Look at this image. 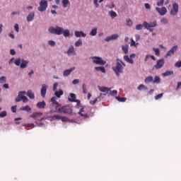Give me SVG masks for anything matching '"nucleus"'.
Here are the masks:
<instances>
[{
	"instance_id": "1",
	"label": "nucleus",
	"mask_w": 181,
	"mask_h": 181,
	"mask_svg": "<svg viewBox=\"0 0 181 181\" xmlns=\"http://www.w3.org/2000/svg\"><path fill=\"white\" fill-rule=\"evenodd\" d=\"M49 33H52V35H64V37H69L70 36V30L69 29L64 30L62 27L56 26V28L52 26L49 28Z\"/></svg>"
},
{
	"instance_id": "2",
	"label": "nucleus",
	"mask_w": 181,
	"mask_h": 181,
	"mask_svg": "<svg viewBox=\"0 0 181 181\" xmlns=\"http://www.w3.org/2000/svg\"><path fill=\"white\" fill-rule=\"evenodd\" d=\"M122 66H124V67H125L127 65L125 64H124L122 60H121L119 59H117L116 66H113L112 69L113 71H115V73L117 77H119V74H121V73H124V67Z\"/></svg>"
},
{
	"instance_id": "3",
	"label": "nucleus",
	"mask_w": 181,
	"mask_h": 181,
	"mask_svg": "<svg viewBox=\"0 0 181 181\" xmlns=\"http://www.w3.org/2000/svg\"><path fill=\"white\" fill-rule=\"evenodd\" d=\"M50 114H53V112H63L64 114H72L73 110L69 106H63L62 107H59L58 109L54 110H50Z\"/></svg>"
},
{
	"instance_id": "4",
	"label": "nucleus",
	"mask_w": 181,
	"mask_h": 181,
	"mask_svg": "<svg viewBox=\"0 0 181 181\" xmlns=\"http://www.w3.org/2000/svg\"><path fill=\"white\" fill-rule=\"evenodd\" d=\"M92 60L95 64H99L100 66H104L107 63V62L103 60V58L99 57H93Z\"/></svg>"
},
{
	"instance_id": "5",
	"label": "nucleus",
	"mask_w": 181,
	"mask_h": 181,
	"mask_svg": "<svg viewBox=\"0 0 181 181\" xmlns=\"http://www.w3.org/2000/svg\"><path fill=\"white\" fill-rule=\"evenodd\" d=\"M179 12V4L177 3L173 4V8L170 11L171 16H176Z\"/></svg>"
},
{
	"instance_id": "6",
	"label": "nucleus",
	"mask_w": 181,
	"mask_h": 181,
	"mask_svg": "<svg viewBox=\"0 0 181 181\" xmlns=\"http://www.w3.org/2000/svg\"><path fill=\"white\" fill-rule=\"evenodd\" d=\"M46 9H47V1L42 0L40 2V6L38 7V11L40 12H45Z\"/></svg>"
},
{
	"instance_id": "7",
	"label": "nucleus",
	"mask_w": 181,
	"mask_h": 181,
	"mask_svg": "<svg viewBox=\"0 0 181 181\" xmlns=\"http://www.w3.org/2000/svg\"><path fill=\"white\" fill-rule=\"evenodd\" d=\"M156 11L158 12V13H159V15H160V16H163L168 13V9L165 6H163L161 8L159 7H156Z\"/></svg>"
},
{
	"instance_id": "8",
	"label": "nucleus",
	"mask_w": 181,
	"mask_h": 181,
	"mask_svg": "<svg viewBox=\"0 0 181 181\" xmlns=\"http://www.w3.org/2000/svg\"><path fill=\"white\" fill-rule=\"evenodd\" d=\"M78 114H79V115H81V117H83L84 119L90 118V117H94V115H93V114L88 115V114L86 113V112H84V107H82L80 109Z\"/></svg>"
},
{
	"instance_id": "9",
	"label": "nucleus",
	"mask_w": 181,
	"mask_h": 181,
	"mask_svg": "<svg viewBox=\"0 0 181 181\" xmlns=\"http://www.w3.org/2000/svg\"><path fill=\"white\" fill-rule=\"evenodd\" d=\"M156 25H157L156 21H154L153 23H149L146 21H144L143 23V26L146 29H149V28H156Z\"/></svg>"
},
{
	"instance_id": "10",
	"label": "nucleus",
	"mask_w": 181,
	"mask_h": 181,
	"mask_svg": "<svg viewBox=\"0 0 181 181\" xmlns=\"http://www.w3.org/2000/svg\"><path fill=\"white\" fill-rule=\"evenodd\" d=\"M47 88H49V86L46 84H42L40 90V94L41 97L42 98H45L46 97V93H47Z\"/></svg>"
},
{
	"instance_id": "11",
	"label": "nucleus",
	"mask_w": 181,
	"mask_h": 181,
	"mask_svg": "<svg viewBox=\"0 0 181 181\" xmlns=\"http://www.w3.org/2000/svg\"><path fill=\"white\" fill-rule=\"evenodd\" d=\"M43 116L42 112H34L30 115L31 118H33L34 119H37L38 121H42L43 118L42 117Z\"/></svg>"
},
{
	"instance_id": "12",
	"label": "nucleus",
	"mask_w": 181,
	"mask_h": 181,
	"mask_svg": "<svg viewBox=\"0 0 181 181\" xmlns=\"http://www.w3.org/2000/svg\"><path fill=\"white\" fill-rule=\"evenodd\" d=\"M164 65H165V59H158L156 65L154 66V69H156V70H159Z\"/></svg>"
},
{
	"instance_id": "13",
	"label": "nucleus",
	"mask_w": 181,
	"mask_h": 181,
	"mask_svg": "<svg viewBox=\"0 0 181 181\" xmlns=\"http://www.w3.org/2000/svg\"><path fill=\"white\" fill-rule=\"evenodd\" d=\"M177 51V45H175L173 47L168 53L165 55V57H169V56H173V54H175V52Z\"/></svg>"
},
{
	"instance_id": "14",
	"label": "nucleus",
	"mask_w": 181,
	"mask_h": 181,
	"mask_svg": "<svg viewBox=\"0 0 181 181\" xmlns=\"http://www.w3.org/2000/svg\"><path fill=\"white\" fill-rule=\"evenodd\" d=\"M76 96L74 93H70V96L69 97V100L71 103H77V105H80V100H76Z\"/></svg>"
},
{
	"instance_id": "15",
	"label": "nucleus",
	"mask_w": 181,
	"mask_h": 181,
	"mask_svg": "<svg viewBox=\"0 0 181 181\" xmlns=\"http://www.w3.org/2000/svg\"><path fill=\"white\" fill-rule=\"evenodd\" d=\"M98 90L102 93H103V95H107V94L111 91V88H107L105 86H98Z\"/></svg>"
},
{
	"instance_id": "16",
	"label": "nucleus",
	"mask_w": 181,
	"mask_h": 181,
	"mask_svg": "<svg viewBox=\"0 0 181 181\" xmlns=\"http://www.w3.org/2000/svg\"><path fill=\"white\" fill-rule=\"evenodd\" d=\"M51 103H52V106L55 108L54 110H57L59 107H60V104H59L57 100H56L55 97H53L51 98Z\"/></svg>"
},
{
	"instance_id": "17",
	"label": "nucleus",
	"mask_w": 181,
	"mask_h": 181,
	"mask_svg": "<svg viewBox=\"0 0 181 181\" xmlns=\"http://www.w3.org/2000/svg\"><path fill=\"white\" fill-rule=\"evenodd\" d=\"M118 39V34H113L111 36L107 37L105 40V42H110V40H116Z\"/></svg>"
},
{
	"instance_id": "18",
	"label": "nucleus",
	"mask_w": 181,
	"mask_h": 181,
	"mask_svg": "<svg viewBox=\"0 0 181 181\" xmlns=\"http://www.w3.org/2000/svg\"><path fill=\"white\" fill-rule=\"evenodd\" d=\"M22 94H26V91L23 90V91H20V92L18 93V96H17V97L16 98V99H15L16 103H19V102H21V100H22Z\"/></svg>"
},
{
	"instance_id": "19",
	"label": "nucleus",
	"mask_w": 181,
	"mask_h": 181,
	"mask_svg": "<svg viewBox=\"0 0 181 181\" xmlns=\"http://www.w3.org/2000/svg\"><path fill=\"white\" fill-rule=\"evenodd\" d=\"M75 36L76 37H86L87 34L84 33L83 31H75Z\"/></svg>"
},
{
	"instance_id": "20",
	"label": "nucleus",
	"mask_w": 181,
	"mask_h": 181,
	"mask_svg": "<svg viewBox=\"0 0 181 181\" xmlns=\"http://www.w3.org/2000/svg\"><path fill=\"white\" fill-rule=\"evenodd\" d=\"M36 107H37V108L42 110V109L45 108V107H46V103L45 102V100H43L42 102H38L36 104Z\"/></svg>"
},
{
	"instance_id": "21",
	"label": "nucleus",
	"mask_w": 181,
	"mask_h": 181,
	"mask_svg": "<svg viewBox=\"0 0 181 181\" xmlns=\"http://www.w3.org/2000/svg\"><path fill=\"white\" fill-rule=\"evenodd\" d=\"M74 70H76V67H72L69 69H66L64 71L63 75L65 77H67V76H70V74L71 73V71H73Z\"/></svg>"
},
{
	"instance_id": "22",
	"label": "nucleus",
	"mask_w": 181,
	"mask_h": 181,
	"mask_svg": "<svg viewBox=\"0 0 181 181\" xmlns=\"http://www.w3.org/2000/svg\"><path fill=\"white\" fill-rule=\"evenodd\" d=\"M68 56H71V54H76L74 52V47L73 45L70 46L66 52Z\"/></svg>"
},
{
	"instance_id": "23",
	"label": "nucleus",
	"mask_w": 181,
	"mask_h": 181,
	"mask_svg": "<svg viewBox=\"0 0 181 181\" xmlns=\"http://www.w3.org/2000/svg\"><path fill=\"white\" fill-rule=\"evenodd\" d=\"M34 18H35V13L33 12L30 13L27 16L28 22H32Z\"/></svg>"
},
{
	"instance_id": "24",
	"label": "nucleus",
	"mask_w": 181,
	"mask_h": 181,
	"mask_svg": "<svg viewBox=\"0 0 181 181\" xmlns=\"http://www.w3.org/2000/svg\"><path fill=\"white\" fill-rule=\"evenodd\" d=\"M124 60H125V62H127V63H129L130 64H134V60L129 58L128 55L124 56Z\"/></svg>"
},
{
	"instance_id": "25",
	"label": "nucleus",
	"mask_w": 181,
	"mask_h": 181,
	"mask_svg": "<svg viewBox=\"0 0 181 181\" xmlns=\"http://www.w3.org/2000/svg\"><path fill=\"white\" fill-rule=\"evenodd\" d=\"M29 64L28 61L22 60V63L21 64V69H26L28 67V64Z\"/></svg>"
},
{
	"instance_id": "26",
	"label": "nucleus",
	"mask_w": 181,
	"mask_h": 181,
	"mask_svg": "<svg viewBox=\"0 0 181 181\" xmlns=\"http://www.w3.org/2000/svg\"><path fill=\"white\" fill-rule=\"evenodd\" d=\"M152 81H153V77L152 76H147L144 80L146 84H149V83H152Z\"/></svg>"
},
{
	"instance_id": "27",
	"label": "nucleus",
	"mask_w": 181,
	"mask_h": 181,
	"mask_svg": "<svg viewBox=\"0 0 181 181\" xmlns=\"http://www.w3.org/2000/svg\"><path fill=\"white\" fill-rule=\"evenodd\" d=\"M27 95L30 98V100H33L35 98V93H33L30 90H28Z\"/></svg>"
},
{
	"instance_id": "28",
	"label": "nucleus",
	"mask_w": 181,
	"mask_h": 181,
	"mask_svg": "<svg viewBox=\"0 0 181 181\" xmlns=\"http://www.w3.org/2000/svg\"><path fill=\"white\" fill-rule=\"evenodd\" d=\"M96 71H101L102 73H105V68L104 66H96L95 67Z\"/></svg>"
},
{
	"instance_id": "29",
	"label": "nucleus",
	"mask_w": 181,
	"mask_h": 181,
	"mask_svg": "<svg viewBox=\"0 0 181 181\" xmlns=\"http://www.w3.org/2000/svg\"><path fill=\"white\" fill-rule=\"evenodd\" d=\"M20 110H21V111H27L28 112H29V111L32 110V108H30L29 105H26L25 107H21Z\"/></svg>"
},
{
	"instance_id": "30",
	"label": "nucleus",
	"mask_w": 181,
	"mask_h": 181,
	"mask_svg": "<svg viewBox=\"0 0 181 181\" xmlns=\"http://www.w3.org/2000/svg\"><path fill=\"white\" fill-rule=\"evenodd\" d=\"M128 47H129V46L127 44L122 46V49L124 54H127L128 53Z\"/></svg>"
},
{
	"instance_id": "31",
	"label": "nucleus",
	"mask_w": 181,
	"mask_h": 181,
	"mask_svg": "<svg viewBox=\"0 0 181 181\" xmlns=\"http://www.w3.org/2000/svg\"><path fill=\"white\" fill-rule=\"evenodd\" d=\"M56 97H57V98H60V97H62V95H63V90H60L55 91L54 93Z\"/></svg>"
},
{
	"instance_id": "32",
	"label": "nucleus",
	"mask_w": 181,
	"mask_h": 181,
	"mask_svg": "<svg viewBox=\"0 0 181 181\" xmlns=\"http://www.w3.org/2000/svg\"><path fill=\"white\" fill-rule=\"evenodd\" d=\"M97 28H94L91 30V31L90 32L89 35L90 36H95V35H97Z\"/></svg>"
},
{
	"instance_id": "33",
	"label": "nucleus",
	"mask_w": 181,
	"mask_h": 181,
	"mask_svg": "<svg viewBox=\"0 0 181 181\" xmlns=\"http://www.w3.org/2000/svg\"><path fill=\"white\" fill-rule=\"evenodd\" d=\"M116 100L119 103H125L127 101V98H121L119 96H116Z\"/></svg>"
},
{
	"instance_id": "34",
	"label": "nucleus",
	"mask_w": 181,
	"mask_h": 181,
	"mask_svg": "<svg viewBox=\"0 0 181 181\" xmlns=\"http://www.w3.org/2000/svg\"><path fill=\"white\" fill-rule=\"evenodd\" d=\"M109 15L112 18V19L117 18V13L114 11H110Z\"/></svg>"
},
{
	"instance_id": "35",
	"label": "nucleus",
	"mask_w": 181,
	"mask_h": 181,
	"mask_svg": "<svg viewBox=\"0 0 181 181\" xmlns=\"http://www.w3.org/2000/svg\"><path fill=\"white\" fill-rule=\"evenodd\" d=\"M173 74V71H167L163 74L164 77H167L168 76H172Z\"/></svg>"
},
{
	"instance_id": "36",
	"label": "nucleus",
	"mask_w": 181,
	"mask_h": 181,
	"mask_svg": "<svg viewBox=\"0 0 181 181\" xmlns=\"http://www.w3.org/2000/svg\"><path fill=\"white\" fill-rule=\"evenodd\" d=\"M62 2L63 8H67V5L70 4V1L69 0H62Z\"/></svg>"
},
{
	"instance_id": "37",
	"label": "nucleus",
	"mask_w": 181,
	"mask_h": 181,
	"mask_svg": "<svg viewBox=\"0 0 181 181\" xmlns=\"http://www.w3.org/2000/svg\"><path fill=\"white\" fill-rule=\"evenodd\" d=\"M26 93H23L21 96V100H23V103H28L29 101V99L28 97L25 96Z\"/></svg>"
},
{
	"instance_id": "38",
	"label": "nucleus",
	"mask_w": 181,
	"mask_h": 181,
	"mask_svg": "<svg viewBox=\"0 0 181 181\" xmlns=\"http://www.w3.org/2000/svg\"><path fill=\"white\" fill-rule=\"evenodd\" d=\"M83 45V41H81V39H78L76 42H75V47H79V46H81Z\"/></svg>"
},
{
	"instance_id": "39",
	"label": "nucleus",
	"mask_w": 181,
	"mask_h": 181,
	"mask_svg": "<svg viewBox=\"0 0 181 181\" xmlns=\"http://www.w3.org/2000/svg\"><path fill=\"white\" fill-rule=\"evenodd\" d=\"M153 83H154L156 84H159V83H160V78L158 76H156L154 81H153Z\"/></svg>"
},
{
	"instance_id": "40",
	"label": "nucleus",
	"mask_w": 181,
	"mask_h": 181,
	"mask_svg": "<svg viewBox=\"0 0 181 181\" xmlns=\"http://www.w3.org/2000/svg\"><path fill=\"white\" fill-rule=\"evenodd\" d=\"M138 90H148V88H146V86H145V85L144 84H140L138 88Z\"/></svg>"
},
{
	"instance_id": "41",
	"label": "nucleus",
	"mask_w": 181,
	"mask_h": 181,
	"mask_svg": "<svg viewBox=\"0 0 181 181\" xmlns=\"http://www.w3.org/2000/svg\"><path fill=\"white\" fill-rule=\"evenodd\" d=\"M82 90L83 94H87V86L86 85V83L82 84Z\"/></svg>"
},
{
	"instance_id": "42",
	"label": "nucleus",
	"mask_w": 181,
	"mask_h": 181,
	"mask_svg": "<svg viewBox=\"0 0 181 181\" xmlns=\"http://www.w3.org/2000/svg\"><path fill=\"white\" fill-rule=\"evenodd\" d=\"M153 50L156 56H160V52H159V49L153 48Z\"/></svg>"
},
{
	"instance_id": "43",
	"label": "nucleus",
	"mask_w": 181,
	"mask_h": 181,
	"mask_svg": "<svg viewBox=\"0 0 181 181\" xmlns=\"http://www.w3.org/2000/svg\"><path fill=\"white\" fill-rule=\"evenodd\" d=\"M144 28V24H138L136 25V30H141Z\"/></svg>"
},
{
	"instance_id": "44",
	"label": "nucleus",
	"mask_w": 181,
	"mask_h": 181,
	"mask_svg": "<svg viewBox=\"0 0 181 181\" xmlns=\"http://www.w3.org/2000/svg\"><path fill=\"white\" fill-rule=\"evenodd\" d=\"M21 59L20 58L16 59L14 62L16 66H21Z\"/></svg>"
},
{
	"instance_id": "45",
	"label": "nucleus",
	"mask_w": 181,
	"mask_h": 181,
	"mask_svg": "<svg viewBox=\"0 0 181 181\" xmlns=\"http://www.w3.org/2000/svg\"><path fill=\"white\" fill-rule=\"evenodd\" d=\"M163 4H165V0H160L157 2V6H163Z\"/></svg>"
},
{
	"instance_id": "46",
	"label": "nucleus",
	"mask_w": 181,
	"mask_h": 181,
	"mask_svg": "<svg viewBox=\"0 0 181 181\" xmlns=\"http://www.w3.org/2000/svg\"><path fill=\"white\" fill-rule=\"evenodd\" d=\"M127 26H132V20L128 18L126 23Z\"/></svg>"
},
{
	"instance_id": "47",
	"label": "nucleus",
	"mask_w": 181,
	"mask_h": 181,
	"mask_svg": "<svg viewBox=\"0 0 181 181\" xmlns=\"http://www.w3.org/2000/svg\"><path fill=\"white\" fill-rule=\"evenodd\" d=\"M7 114H6V111H2L0 113V118H5V117H6Z\"/></svg>"
},
{
	"instance_id": "48",
	"label": "nucleus",
	"mask_w": 181,
	"mask_h": 181,
	"mask_svg": "<svg viewBox=\"0 0 181 181\" xmlns=\"http://www.w3.org/2000/svg\"><path fill=\"white\" fill-rule=\"evenodd\" d=\"M98 98H100V97L96 98L95 100H90V104H91L92 105H95V103H97V101H98Z\"/></svg>"
},
{
	"instance_id": "49",
	"label": "nucleus",
	"mask_w": 181,
	"mask_h": 181,
	"mask_svg": "<svg viewBox=\"0 0 181 181\" xmlns=\"http://www.w3.org/2000/svg\"><path fill=\"white\" fill-rule=\"evenodd\" d=\"M0 83L2 84L4 83H6V78L5 76H1L0 78Z\"/></svg>"
},
{
	"instance_id": "50",
	"label": "nucleus",
	"mask_w": 181,
	"mask_h": 181,
	"mask_svg": "<svg viewBox=\"0 0 181 181\" xmlns=\"http://www.w3.org/2000/svg\"><path fill=\"white\" fill-rule=\"evenodd\" d=\"M61 121H62V122H67V121H70V119H69V118H67L66 117L61 116Z\"/></svg>"
},
{
	"instance_id": "51",
	"label": "nucleus",
	"mask_w": 181,
	"mask_h": 181,
	"mask_svg": "<svg viewBox=\"0 0 181 181\" xmlns=\"http://www.w3.org/2000/svg\"><path fill=\"white\" fill-rule=\"evenodd\" d=\"M162 97H163V93H160L156 95L154 98L155 100H159V98H162Z\"/></svg>"
},
{
	"instance_id": "52",
	"label": "nucleus",
	"mask_w": 181,
	"mask_h": 181,
	"mask_svg": "<svg viewBox=\"0 0 181 181\" xmlns=\"http://www.w3.org/2000/svg\"><path fill=\"white\" fill-rule=\"evenodd\" d=\"M110 95H117V94H118V91H117L116 90H111L110 92Z\"/></svg>"
},
{
	"instance_id": "53",
	"label": "nucleus",
	"mask_w": 181,
	"mask_h": 181,
	"mask_svg": "<svg viewBox=\"0 0 181 181\" xmlns=\"http://www.w3.org/2000/svg\"><path fill=\"white\" fill-rule=\"evenodd\" d=\"M48 44L49 45V46H55L56 45V42L53 40H49Z\"/></svg>"
},
{
	"instance_id": "54",
	"label": "nucleus",
	"mask_w": 181,
	"mask_h": 181,
	"mask_svg": "<svg viewBox=\"0 0 181 181\" xmlns=\"http://www.w3.org/2000/svg\"><path fill=\"white\" fill-rule=\"evenodd\" d=\"M62 119V116H60V115L52 116V119Z\"/></svg>"
},
{
	"instance_id": "55",
	"label": "nucleus",
	"mask_w": 181,
	"mask_h": 181,
	"mask_svg": "<svg viewBox=\"0 0 181 181\" xmlns=\"http://www.w3.org/2000/svg\"><path fill=\"white\" fill-rule=\"evenodd\" d=\"M93 4L95 6V8H99L100 4H98V0H93Z\"/></svg>"
},
{
	"instance_id": "56",
	"label": "nucleus",
	"mask_w": 181,
	"mask_h": 181,
	"mask_svg": "<svg viewBox=\"0 0 181 181\" xmlns=\"http://www.w3.org/2000/svg\"><path fill=\"white\" fill-rule=\"evenodd\" d=\"M107 8H109V9H112L115 8V4L114 3H112L111 4L107 6Z\"/></svg>"
},
{
	"instance_id": "57",
	"label": "nucleus",
	"mask_w": 181,
	"mask_h": 181,
	"mask_svg": "<svg viewBox=\"0 0 181 181\" xmlns=\"http://www.w3.org/2000/svg\"><path fill=\"white\" fill-rule=\"evenodd\" d=\"M175 67H181V61H178L175 64Z\"/></svg>"
},
{
	"instance_id": "58",
	"label": "nucleus",
	"mask_w": 181,
	"mask_h": 181,
	"mask_svg": "<svg viewBox=\"0 0 181 181\" xmlns=\"http://www.w3.org/2000/svg\"><path fill=\"white\" fill-rule=\"evenodd\" d=\"M161 23H164V25H166V24L168 23V18H163L161 20Z\"/></svg>"
},
{
	"instance_id": "59",
	"label": "nucleus",
	"mask_w": 181,
	"mask_h": 181,
	"mask_svg": "<svg viewBox=\"0 0 181 181\" xmlns=\"http://www.w3.org/2000/svg\"><path fill=\"white\" fill-rule=\"evenodd\" d=\"M14 29H15L16 32H17V33L19 32V25L15 24Z\"/></svg>"
},
{
	"instance_id": "60",
	"label": "nucleus",
	"mask_w": 181,
	"mask_h": 181,
	"mask_svg": "<svg viewBox=\"0 0 181 181\" xmlns=\"http://www.w3.org/2000/svg\"><path fill=\"white\" fill-rule=\"evenodd\" d=\"M10 54H11V56H14V54H16V52L15 51V49H11L10 50Z\"/></svg>"
},
{
	"instance_id": "61",
	"label": "nucleus",
	"mask_w": 181,
	"mask_h": 181,
	"mask_svg": "<svg viewBox=\"0 0 181 181\" xmlns=\"http://www.w3.org/2000/svg\"><path fill=\"white\" fill-rule=\"evenodd\" d=\"M78 83H80V81L78 79H74L73 81H72V84H78Z\"/></svg>"
},
{
	"instance_id": "62",
	"label": "nucleus",
	"mask_w": 181,
	"mask_h": 181,
	"mask_svg": "<svg viewBox=\"0 0 181 181\" xmlns=\"http://www.w3.org/2000/svg\"><path fill=\"white\" fill-rule=\"evenodd\" d=\"M57 86H58L57 83H54L53 84V90L54 91H56V90H57Z\"/></svg>"
},
{
	"instance_id": "63",
	"label": "nucleus",
	"mask_w": 181,
	"mask_h": 181,
	"mask_svg": "<svg viewBox=\"0 0 181 181\" xmlns=\"http://www.w3.org/2000/svg\"><path fill=\"white\" fill-rule=\"evenodd\" d=\"M144 6H145L146 9H151V5L148 3H146L144 4Z\"/></svg>"
},
{
	"instance_id": "64",
	"label": "nucleus",
	"mask_w": 181,
	"mask_h": 181,
	"mask_svg": "<svg viewBox=\"0 0 181 181\" xmlns=\"http://www.w3.org/2000/svg\"><path fill=\"white\" fill-rule=\"evenodd\" d=\"M11 111L12 112H16V105L11 107Z\"/></svg>"
}]
</instances>
